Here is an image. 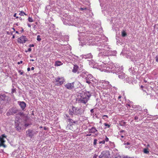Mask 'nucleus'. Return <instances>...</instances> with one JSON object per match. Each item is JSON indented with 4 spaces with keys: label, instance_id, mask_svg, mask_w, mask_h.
Segmentation results:
<instances>
[{
    "label": "nucleus",
    "instance_id": "obj_64",
    "mask_svg": "<svg viewBox=\"0 0 158 158\" xmlns=\"http://www.w3.org/2000/svg\"><path fill=\"white\" fill-rule=\"evenodd\" d=\"M15 32H16V33L17 34H19V32L18 31H16Z\"/></svg>",
    "mask_w": 158,
    "mask_h": 158
},
{
    "label": "nucleus",
    "instance_id": "obj_11",
    "mask_svg": "<svg viewBox=\"0 0 158 158\" xmlns=\"http://www.w3.org/2000/svg\"><path fill=\"white\" fill-rule=\"evenodd\" d=\"M8 98V96H6L5 94L0 95V100L6 101Z\"/></svg>",
    "mask_w": 158,
    "mask_h": 158
},
{
    "label": "nucleus",
    "instance_id": "obj_41",
    "mask_svg": "<svg viewBox=\"0 0 158 158\" xmlns=\"http://www.w3.org/2000/svg\"><path fill=\"white\" fill-rule=\"evenodd\" d=\"M155 59H156V61L157 62H158V55H157L156 56Z\"/></svg>",
    "mask_w": 158,
    "mask_h": 158
},
{
    "label": "nucleus",
    "instance_id": "obj_33",
    "mask_svg": "<svg viewBox=\"0 0 158 158\" xmlns=\"http://www.w3.org/2000/svg\"><path fill=\"white\" fill-rule=\"evenodd\" d=\"M122 158H134V157H130L128 156H123Z\"/></svg>",
    "mask_w": 158,
    "mask_h": 158
},
{
    "label": "nucleus",
    "instance_id": "obj_19",
    "mask_svg": "<svg viewBox=\"0 0 158 158\" xmlns=\"http://www.w3.org/2000/svg\"><path fill=\"white\" fill-rule=\"evenodd\" d=\"M88 73L86 72H83L81 74V76L83 78L85 79H86Z\"/></svg>",
    "mask_w": 158,
    "mask_h": 158
},
{
    "label": "nucleus",
    "instance_id": "obj_44",
    "mask_svg": "<svg viewBox=\"0 0 158 158\" xmlns=\"http://www.w3.org/2000/svg\"><path fill=\"white\" fill-rule=\"evenodd\" d=\"M19 72L20 73L21 75H22L23 73V71H22L21 70H19Z\"/></svg>",
    "mask_w": 158,
    "mask_h": 158
},
{
    "label": "nucleus",
    "instance_id": "obj_9",
    "mask_svg": "<svg viewBox=\"0 0 158 158\" xmlns=\"http://www.w3.org/2000/svg\"><path fill=\"white\" fill-rule=\"evenodd\" d=\"M79 69L78 66L77 65L74 64V65L73 69L72 70V71L74 73H79Z\"/></svg>",
    "mask_w": 158,
    "mask_h": 158
},
{
    "label": "nucleus",
    "instance_id": "obj_3",
    "mask_svg": "<svg viewBox=\"0 0 158 158\" xmlns=\"http://www.w3.org/2000/svg\"><path fill=\"white\" fill-rule=\"evenodd\" d=\"M110 156V152L108 151H102L101 154L99 156L98 158H109Z\"/></svg>",
    "mask_w": 158,
    "mask_h": 158
},
{
    "label": "nucleus",
    "instance_id": "obj_42",
    "mask_svg": "<svg viewBox=\"0 0 158 158\" xmlns=\"http://www.w3.org/2000/svg\"><path fill=\"white\" fill-rule=\"evenodd\" d=\"M86 8L85 7H81L80 9L81 10H86Z\"/></svg>",
    "mask_w": 158,
    "mask_h": 158
},
{
    "label": "nucleus",
    "instance_id": "obj_28",
    "mask_svg": "<svg viewBox=\"0 0 158 158\" xmlns=\"http://www.w3.org/2000/svg\"><path fill=\"white\" fill-rule=\"evenodd\" d=\"M24 41H23L22 42V44L25 43L26 42L28 41V39L26 38V36H25V37H24Z\"/></svg>",
    "mask_w": 158,
    "mask_h": 158
},
{
    "label": "nucleus",
    "instance_id": "obj_14",
    "mask_svg": "<svg viewBox=\"0 0 158 158\" xmlns=\"http://www.w3.org/2000/svg\"><path fill=\"white\" fill-rule=\"evenodd\" d=\"M92 57L93 56L90 53L83 56V58H84L85 59H90L92 58Z\"/></svg>",
    "mask_w": 158,
    "mask_h": 158
},
{
    "label": "nucleus",
    "instance_id": "obj_58",
    "mask_svg": "<svg viewBox=\"0 0 158 158\" xmlns=\"http://www.w3.org/2000/svg\"><path fill=\"white\" fill-rule=\"evenodd\" d=\"M91 135V134H87L86 136H90Z\"/></svg>",
    "mask_w": 158,
    "mask_h": 158
},
{
    "label": "nucleus",
    "instance_id": "obj_29",
    "mask_svg": "<svg viewBox=\"0 0 158 158\" xmlns=\"http://www.w3.org/2000/svg\"><path fill=\"white\" fill-rule=\"evenodd\" d=\"M19 15L21 16H23L24 15H27L23 11H21L19 13Z\"/></svg>",
    "mask_w": 158,
    "mask_h": 158
},
{
    "label": "nucleus",
    "instance_id": "obj_61",
    "mask_svg": "<svg viewBox=\"0 0 158 158\" xmlns=\"http://www.w3.org/2000/svg\"><path fill=\"white\" fill-rule=\"evenodd\" d=\"M44 130H47V128L46 127H44Z\"/></svg>",
    "mask_w": 158,
    "mask_h": 158
},
{
    "label": "nucleus",
    "instance_id": "obj_1",
    "mask_svg": "<svg viewBox=\"0 0 158 158\" xmlns=\"http://www.w3.org/2000/svg\"><path fill=\"white\" fill-rule=\"evenodd\" d=\"M80 84L79 82H74L71 83H68L65 85V87L68 89H71L77 88L76 85Z\"/></svg>",
    "mask_w": 158,
    "mask_h": 158
},
{
    "label": "nucleus",
    "instance_id": "obj_27",
    "mask_svg": "<svg viewBox=\"0 0 158 158\" xmlns=\"http://www.w3.org/2000/svg\"><path fill=\"white\" fill-rule=\"evenodd\" d=\"M5 142L3 137H0V142L1 143L3 144Z\"/></svg>",
    "mask_w": 158,
    "mask_h": 158
},
{
    "label": "nucleus",
    "instance_id": "obj_26",
    "mask_svg": "<svg viewBox=\"0 0 158 158\" xmlns=\"http://www.w3.org/2000/svg\"><path fill=\"white\" fill-rule=\"evenodd\" d=\"M17 114L20 116H21L24 115L23 113L21 111H20V110H18V112L17 113Z\"/></svg>",
    "mask_w": 158,
    "mask_h": 158
},
{
    "label": "nucleus",
    "instance_id": "obj_16",
    "mask_svg": "<svg viewBox=\"0 0 158 158\" xmlns=\"http://www.w3.org/2000/svg\"><path fill=\"white\" fill-rule=\"evenodd\" d=\"M85 97H86L89 99V98L91 96V94L90 92L86 91L84 93Z\"/></svg>",
    "mask_w": 158,
    "mask_h": 158
},
{
    "label": "nucleus",
    "instance_id": "obj_39",
    "mask_svg": "<svg viewBox=\"0 0 158 158\" xmlns=\"http://www.w3.org/2000/svg\"><path fill=\"white\" fill-rule=\"evenodd\" d=\"M105 143V140H102V141H100L99 142V143H102V144H104Z\"/></svg>",
    "mask_w": 158,
    "mask_h": 158
},
{
    "label": "nucleus",
    "instance_id": "obj_50",
    "mask_svg": "<svg viewBox=\"0 0 158 158\" xmlns=\"http://www.w3.org/2000/svg\"><path fill=\"white\" fill-rule=\"evenodd\" d=\"M16 13H15L14 15V17H16V18H19V17H18V16H16Z\"/></svg>",
    "mask_w": 158,
    "mask_h": 158
},
{
    "label": "nucleus",
    "instance_id": "obj_38",
    "mask_svg": "<svg viewBox=\"0 0 158 158\" xmlns=\"http://www.w3.org/2000/svg\"><path fill=\"white\" fill-rule=\"evenodd\" d=\"M31 48H29L27 50H26L25 51V52H31Z\"/></svg>",
    "mask_w": 158,
    "mask_h": 158
},
{
    "label": "nucleus",
    "instance_id": "obj_22",
    "mask_svg": "<svg viewBox=\"0 0 158 158\" xmlns=\"http://www.w3.org/2000/svg\"><path fill=\"white\" fill-rule=\"evenodd\" d=\"M62 64V63L61 62L59 61H57L56 62L55 65V66H59L60 65H61Z\"/></svg>",
    "mask_w": 158,
    "mask_h": 158
},
{
    "label": "nucleus",
    "instance_id": "obj_59",
    "mask_svg": "<svg viewBox=\"0 0 158 158\" xmlns=\"http://www.w3.org/2000/svg\"><path fill=\"white\" fill-rule=\"evenodd\" d=\"M22 30L20 31L22 32H23L24 31L23 29V28H21Z\"/></svg>",
    "mask_w": 158,
    "mask_h": 158
},
{
    "label": "nucleus",
    "instance_id": "obj_32",
    "mask_svg": "<svg viewBox=\"0 0 158 158\" xmlns=\"http://www.w3.org/2000/svg\"><path fill=\"white\" fill-rule=\"evenodd\" d=\"M28 21L30 22H32L33 21V20L32 19L31 17H29L28 18Z\"/></svg>",
    "mask_w": 158,
    "mask_h": 158
},
{
    "label": "nucleus",
    "instance_id": "obj_7",
    "mask_svg": "<svg viewBox=\"0 0 158 158\" xmlns=\"http://www.w3.org/2000/svg\"><path fill=\"white\" fill-rule=\"evenodd\" d=\"M18 103L23 110H25L26 104L24 102L19 101L18 102Z\"/></svg>",
    "mask_w": 158,
    "mask_h": 158
},
{
    "label": "nucleus",
    "instance_id": "obj_57",
    "mask_svg": "<svg viewBox=\"0 0 158 158\" xmlns=\"http://www.w3.org/2000/svg\"><path fill=\"white\" fill-rule=\"evenodd\" d=\"M82 38L81 37H79L78 38V40L80 41H81L82 40Z\"/></svg>",
    "mask_w": 158,
    "mask_h": 158
},
{
    "label": "nucleus",
    "instance_id": "obj_40",
    "mask_svg": "<svg viewBox=\"0 0 158 158\" xmlns=\"http://www.w3.org/2000/svg\"><path fill=\"white\" fill-rule=\"evenodd\" d=\"M16 91V89H12V91H11V93H13L15 92Z\"/></svg>",
    "mask_w": 158,
    "mask_h": 158
},
{
    "label": "nucleus",
    "instance_id": "obj_54",
    "mask_svg": "<svg viewBox=\"0 0 158 158\" xmlns=\"http://www.w3.org/2000/svg\"><path fill=\"white\" fill-rule=\"evenodd\" d=\"M90 112L92 113L94 112V109H92L90 110Z\"/></svg>",
    "mask_w": 158,
    "mask_h": 158
},
{
    "label": "nucleus",
    "instance_id": "obj_45",
    "mask_svg": "<svg viewBox=\"0 0 158 158\" xmlns=\"http://www.w3.org/2000/svg\"><path fill=\"white\" fill-rule=\"evenodd\" d=\"M125 131L124 130H121V131L119 132L118 133L119 134H121V133H122V132H124Z\"/></svg>",
    "mask_w": 158,
    "mask_h": 158
},
{
    "label": "nucleus",
    "instance_id": "obj_49",
    "mask_svg": "<svg viewBox=\"0 0 158 158\" xmlns=\"http://www.w3.org/2000/svg\"><path fill=\"white\" fill-rule=\"evenodd\" d=\"M66 117L67 118L68 121L69 118H70L69 117V116L67 114H66Z\"/></svg>",
    "mask_w": 158,
    "mask_h": 158
},
{
    "label": "nucleus",
    "instance_id": "obj_12",
    "mask_svg": "<svg viewBox=\"0 0 158 158\" xmlns=\"http://www.w3.org/2000/svg\"><path fill=\"white\" fill-rule=\"evenodd\" d=\"M68 122L69 123V124L71 126L75 124H77L78 123L77 121H73L71 118H69Z\"/></svg>",
    "mask_w": 158,
    "mask_h": 158
},
{
    "label": "nucleus",
    "instance_id": "obj_53",
    "mask_svg": "<svg viewBox=\"0 0 158 158\" xmlns=\"http://www.w3.org/2000/svg\"><path fill=\"white\" fill-rule=\"evenodd\" d=\"M4 146V147H5V146L2 143H0V147L1 146Z\"/></svg>",
    "mask_w": 158,
    "mask_h": 158
},
{
    "label": "nucleus",
    "instance_id": "obj_15",
    "mask_svg": "<svg viewBox=\"0 0 158 158\" xmlns=\"http://www.w3.org/2000/svg\"><path fill=\"white\" fill-rule=\"evenodd\" d=\"M106 50H104L103 51H101L99 52L98 54V56H107V54H106Z\"/></svg>",
    "mask_w": 158,
    "mask_h": 158
},
{
    "label": "nucleus",
    "instance_id": "obj_25",
    "mask_svg": "<svg viewBox=\"0 0 158 158\" xmlns=\"http://www.w3.org/2000/svg\"><path fill=\"white\" fill-rule=\"evenodd\" d=\"M75 111H74L73 110H72L70 109L69 110V113L70 115H73V114H75Z\"/></svg>",
    "mask_w": 158,
    "mask_h": 158
},
{
    "label": "nucleus",
    "instance_id": "obj_13",
    "mask_svg": "<svg viewBox=\"0 0 158 158\" xmlns=\"http://www.w3.org/2000/svg\"><path fill=\"white\" fill-rule=\"evenodd\" d=\"M60 80L59 83H57L56 84V85L59 86L62 85L63 83L65 81V80L63 77H60Z\"/></svg>",
    "mask_w": 158,
    "mask_h": 158
},
{
    "label": "nucleus",
    "instance_id": "obj_31",
    "mask_svg": "<svg viewBox=\"0 0 158 158\" xmlns=\"http://www.w3.org/2000/svg\"><path fill=\"white\" fill-rule=\"evenodd\" d=\"M37 40L38 41H40L41 40V39L40 38V35H38L37 36Z\"/></svg>",
    "mask_w": 158,
    "mask_h": 158
},
{
    "label": "nucleus",
    "instance_id": "obj_51",
    "mask_svg": "<svg viewBox=\"0 0 158 158\" xmlns=\"http://www.w3.org/2000/svg\"><path fill=\"white\" fill-rule=\"evenodd\" d=\"M22 63H23V61H20V62H18L17 64H21Z\"/></svg>",
    "mask_w": 158,
    "mask_h": 158
},
{
    "label": "nucleus",
    "instance_id": "obj_8",
    "mask_svg": "<svg viewBox=\"0 0 158 158\" xmlns=\"http://www.w3.org/2000/svg\"><path fill=\"white\" fill-rule=\"evenodd\" d=\"M89 100L88 98L86 97L81 96V98L79 99V101L80 102L85 104Z\"/></svg>",
    "mask_w": 158,
    "mask_h": 158
},
{
    "label": "nucleus",
    "instance_id": "obj_60",
    "mask_svg": "<svg viewBox=\"0 0 158 158\" xmlns=\"http://www.w3.org/2000/svg\"><path fill=\"white\" fill-rule=\"evenodd\" d=\"M34 67H31V70H34Z\"/></svg>",
    "mask_w": 158,
    "mask_h": 158
},
{
    "label": "nucleus",
    "instance_id": "obj_36",
    "mask_svg": "<svg viewBox=\"0 0 158 158\" xmlns=\"http://www.w3.org/2000/svg\"><path fill=\"white\" fill-rule=\"evenodd\" d=\"M124 145H129L131 144V143H129V142H128L127 143H125V142H124Z\"/></svg>",
    "mask_w": 158,
    "mask_h": 158
},
{
    "label": "nucleus",
    "instance_id": "obj_47",
    "mask_svg": "<svg viewBox=\"0 0 158 158\" xmlns=\"http://www.w3.org/2000/svg\"><path fill=\"white\" fill-rule=\"evenodd\" d=\"M0 137H3V138H6V136L5 134H3L2 135H1V136H0Z\"/></svg>",
    "mask_w": 158,
    "mask_h": 158
},
{
    "label": "nucleus",
    "instance_id": "obj_23",
    "mask_svg": "<svg viewBox=\"0 0 158 158\" xmlns=\"http://www.w3.org/2000/svg\"><path fill=\"white\" fill-rule=\"evenodd\" d=\"M143 152L146 154H148L149 153V151L148 148H145L143 149Z\"/></svg>",
    "mask_w": 158,
    "mask_h": 158
},
{
    "label": "nucleus",
    "instance_id": "obj_56",
    "mask_svg": "<svg viewBox=\"0 0 158 158\" xmlns=\"http://www.w3.org/2000/svg\"><path fill=\"white\" fill-rule=\"evenodd\" d=\"M27 25H28V27H31V25L29 23H28L27 24Z\"/></svg>",
    "mask_w": 158,
    "mask_h": 158
},
{
    "label": "nucleus",
    "instance_id": "obj_34",
    "mask_svg": "<svg viewBox=\"0 0 158 158\" xmlns=\"http://www.w3.org/2000/svg\"><path fill=\"white\" fill-rule=\"evenodd\" d=\"M97 141V140L96 139H94L93 143L94 145H96Z\"/></svg>",
    "mask_w": 158,
    "mask_h": 158
},
{
    "label": "nucleus",
    "instance_id": "obj_20",
    "mask_svg": "<svg viewBox=\"0 0 158 158\" xmlns=\"http://www.w3.org/2000/svg\"><path fill=\"white\" fill-rule=\"evenodd\" d=\"M123 71H121V73L119 74H118V77L121 79H123L125 78V74L122 73Z\"/></svg>",
    "mask_w": 158,
    "mask_h": 158
},
{
    "label": "nucleus",
    "instance_id": "obj_46",
    "mask_svg": "<svg viewBox=\"0 0 158 158\" xmlns=\"http://www.w3.org/2000/svg\"><path fill=\"white\" fill-rule=\"evenodd\" d=\"M109 141V139L106 136V139H105V141L108 142Z\"/></svg>",
    "mask_w": 158,
    "mask_h": 158
},
{
    "label": "nucleus",
    "instance_id": "obj_2",
    "mask_svg": "<svg viewBox=\"0 0 158 158\" xmlns=\"http://www.w3.org/2000/svg\"><path fill=\"white\" fill-rule=\"evenodd\" d=\"M26 135L30 138H32L35 135H36L38 132L35 130L28 129L26 132Z\"/></svg>",
    "mask_w": 158,
    "mask_h": 158
},
{
    "label": "nucleus",
    "instance_id": "obj_43",
    "mask_svg": "<svg viewBox=\"0 0 158 158\" xmlns=\"http://www.w3.org/2000/svg\"><path fill=\"white\" fill-rule=\"evenodd\" d=\"M138 116H135V117H134V119L135 120H137L138 119Z\"/></svg>",
    "mask_w": 158,
    "mask_h": 158
},
{
    "label": "nucleus",
    "instance_id": "obj_30",
    "mask_svg": "<svg viewBox=\"0 0 158 158\" xmlns=\"http://www.w3.org/2000/svg\"><path fill=\"white\" fill-rule=\"evenodd\" d=\"M60 77H58L57 78H55V82H58V83H59L60 80Z\"/></svg>",
    "mask_w": 158,
    "mask_h": 158
},
{
    "label": "nucleus",
    "instance_id": "obj_37",
    "mask_svg": "<svg viewBox=\"0 0 158 158\" xmlns=\"http://www.w3.org/2000/svg\"><path fill=\"white\" fill-rule=\"evenodd\" d=\"M31 125V124H29V123H25L24 125V126L26 127H27L28 126H30Z\"/></svg>",
    "mask_w": 158,
    "mask_h": 158
},
{
    "label": "nucleus",
    "instance_id": "obj_52",
    "mask_svg": "<svg viewBox=\"0 0 158 158\" xmlns=\"http://www.w3.org/2000/svg\"><path fill=\"white\" fill-rule=\"evenodd\" d=\"M98 156V155L96 154H95L94 156H93V158H97Z\"/></svg>",
    "mask_w": 158,
    "mask_h": 158
},
{
    "label": "nucleus",
    "instance_id": "obj_55",
    "mask_svg": "<svg viewBox=\"0 0 158 158\" xmlns=\"http://www.w3.org/2000/svg\"><path fill=\"white\" fill-rule=\"evenodd\" d=\"M31 69L30 68H28L27 69V71H29Z\"/></svg>",
    "mask_w": 158,
    "mask_h": 158
},
{
    "label": "nucleus",
    "instance_id": "obj_6",
    "mask_svg": "<svg viewBox=\"0 0 158 158\" xmlns=\"http://www.w3.org/2000/svg\"><path fill=\"white\" fill-rule=\"evenodd\" d=\"M72 109L74 111H75V115H81L82 114V110L79 109L78 107H76L73 106H72Z\"/></svg>",
    "mask_w": 158,
    "mask_h": 158
},
{
    "label": "nucleus",
    "instance_id": "obj_5",
    "mask_svg": "<svg viewBox=\"0 0 158 158\" xmlns=\"http://www.w3.org/2000/svg\"><path fill=\"white\" fill-rule=\"evenodd\" d=\"M18 110L17 108L13 107L9 109L7 114L9 115H13L15 114H17L18 112Z\"/></svg>",
    "mask_w": 158,
    "mask_h": 158
},
{
    "label": "nucleus",
    "instance_id": "obj_63",
    "mask_svg": "<svg viewBox=\"0 0 158 158\" xmlns=\"http://www.w3.org/2000/svg\"><path fill=\"white\" fill-rule=\"evenodd\" d=\"M150 147V145L149 144H148L147 145V147L148 148V147Z\"/></svg>",
    "mask_w": 158,
    "mask_h": 158
},
{
    "label": "nucleus",
    "instance_id": "obj_48",
    "mask_svg": "<svg viewBox=\"0 0 158 158\" xmlns=\"http://www.w3.org/2000/svg\"><path fill=\"white\" fill-rule=\"evenodd\" d=\"M34 44H30L29 47H34Z\"/></svg>",
    "mask_w": 158,
    "mask_h": 158
},
{
    "label": "nucleus",
    "instance_id": "obj_62",
    "mask_svg": "<svg viewBox=\"0 0 158 158\" xmlns=\"http://www.w3.org/2000/svg\"><path fill=\"white\" fill-rule=\"evenodd\" d=\"M143 85H141L140 86V88L141 89H143Z\"/></svg>",
    "mask_w": 158,
    "mask_h": 158
},
{
    "label": "nucleus",
    "instance_id": "obj_21",
    "mask_svg": "<svg viewBox=\"0 0 158 158\" xmlns=\"http://www.w3.org/2000/svg\"><path fill=\"white\" fill-rule=\"evenodd\" d=\"M120 68L118 67L115 68V71H116L115 73L117 75L119 74L120 73L121 71H120Z\"/></svg>",
    "mask_w": 158,
    "mask_h": 158
},
{
    "label": "nucleus",
    "instance_id": "obj_35",
    "mask_svg": "<svg viewBox=\"0 0 158 158\" xmlns=\"http://www.w3.org/2000/svg\"><path fill=\"white\" fill-rule=\"evenodd\" d=\"M104 125L105 126L107 127L108 128L110 127V126L107 123H104Z\"/></svg>",
    "mask_w": 158,
    "mask_h": 158
},
{
    "label": "nucleus",
    "instance_id": "obj_4",
    "mask_svg": "<svg viewBox=\"0 0 158 158\" xmlns=\"http://www.w3.org/2000/svg\"><path fill=\"white\" fill-rule=\"evenodd\" d=\"M95 78L90 74H88L85 79L86 82L90 84H92V81L94 82Z\"/></svg>",
    "mask_w": 158,
    "mask_h": 158
},
{
    "label": "nucleus",
    "instance_id": "obj_18",
    "mask_svg": "<svg viewBox=\"0 0 158 158\" xmlns=\"http://www.w3.org/2000/svg\"><path fill=\"white\" fill-rule=\"evenodd\" d=\"M89 133H94L98 131L96 128L94 127H92L91 129H89Z\"/></svg>",
    "mask_w": 158,
    "mask_h": 158
},
{
    "label": "nucleus",
    "instance_id": "obj_24",
    "mask_svg": "<svg viewBox=\"0 0 158 158\" xmlns=\"http://www.w3.org/2000/svg\"><path fill=\"white\" fill-rule=\"evenodd\" d=\"M127 35V34L125 31L124 30H123L122 32V37H124Z\"/></svg>",
    "mask_w": 158,
    "mask_h": 158
},
{
    "label": "nucleus",
    "instance_id": "obj_17",
    "mask_svg": "<svg viewBox=\"0 0 158 158\" xmlns=\"http://www.w3.org/2000/svg\"><path fill=\"white\" fill-rule=\"evenodd\" d=\"M24 37H25V36L22 35L20 38H18L17 41L18 43L22 44V42L24 41Z\"/></svg>",
    "mask_w": 158,
    "mask_h": 158
},
{
    "label": "nucleus",
    "instance_id": "obj_10",
    "mask_svg": "<svg viewBox=\"0 0 158 158\" xmlns=\"http://www.w3.org/2000/svg\"><path fill=\"white\" fill-rule=\"evenodd\" d=\"M15 128L16 129V130L20 132L21 129V127L20 126L18 121H17V122H15Z\"/></svg>",
    "mask_w": 158,
    "mask_h": 158
}]
</instances>
